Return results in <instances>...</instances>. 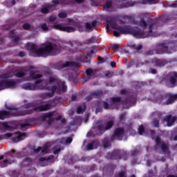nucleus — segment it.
<instances>
[{
	"label": "nucleus",
	"mask_w": 177,
	"mask_h": 177,
	"mask_svg": "<svg viewBox=\"0 0 177 177\" xmlns=\"http://www.w3.org/2000/svg\"><path fill=\"white\" fill-rule=\"evenodd\" d=\"M85 26H86V28L87 29V30H91V31H92V25L91 24V23H89V22H86V24H85Z\"/></svg>",
	"instance_id": "nucleus-40"
},
{
	"label": "nucleus",
	"mask_w": 177,
	"mask_h": 177,
	"mask_svg": "<svg viewBox=\"0 0 177 177\" xmlns=\"http://www.w3.org/2000/svg\"><path fill=\"white\" fill-rule=\"evenodd\" d=\"M96 24H97V21H92V27H96Z\"/></svg>",
	"instance_id": "nucleus-57"
},
{
	"label": "nucleus",
	"mask_w": 177,
	"mask_h": 177,
	"mask_svg": "<svg viewBox=\"0 0 177 177\" xmlns=\"http://www.w3.org/2000/svg\"><path fill=\"white\" fill-rule=\"evenodd\" d=\"M2 80L0 81V91L8 89L9 88H15L16 86V81L14 80H8L9 75L3 74L0 76Z\"/></svg>",
	"instance_id": "nucleus-6"
},
{
	"label": "nucleus",
	"mask_w": 177,
	"mask_h": 177,
	"mask_svg": "<svg viewBox=\"0 0 177 177\" xmlns=\"http://www.w3.org/2000/svg\"><path fill=\"white\" fill-rule=\"evenodd\" d=\"M26 75V73L24 71H18L17 73L15 74V76L17 78H21Z\"/></svg>",
	"instance_id": "nucleus-26"
},
{
	"label": "nucleus",
	"mask_w": 177,
	"mask_h": 177,
	"mask_svg": "<svg viewBox=\"0 0 177 177\" xmlns=\"http://www.w3.org/2000/svg\"><path fill=\"white\" fill-rule=\"evenodd\" d=\"M122 158V159L124 160V161H125V160H127V153H126V155L123 154V155L122 156V158Z\"/></svg>",
	"instance_id": "nucleus-64"
},
{
	"label": "nucleus",
	"mask_w": 177,
	"mask_h": 177,
	"mask_svg": "<svg viewBox=\"0 0 177 177\" xmlns=\"http://www.w3.org/2000/svg\"><path fill=\"white\" fill-rule=\"evenodd\" d=\"M85 57H86V56H85V55H84L82 53L81 56L77 57L76 60H77V62H83V60H84V59H85Z\"/></svg>",
	"instance_id": "nucleus-33"
},
{
	"label": "nucleus",
	"mask_w": 177,
	"mask_h": 177,
	"mask_svg": "<svg viewBox=\"0 0 177 177\" xmlns=\"http://www.w3.org/2000/svg\"><path fill=\"white\" fill-rule=\"evenodd\" d=\"M167 62L165 59H160L157 58H154L152 60V64H153L154 67H164L165 64H167Z\"/></svg>",
	"instance_id": "nucleus-15"
},
{
	"label": "nucleus",
	"mask_w": 177,
	"mask_h": 177,
	"mask_svg": "<svg viewBox=\"0 0 177 177\" xmlns=\"http://www.w3.org/2000/svg\"><path fill=\"white\" fill-rule=\"evenodd\" d=\"M104 107L105 110H109V109H110V105L109 104V102H104Z\"/></svg>",
	"instance_id": "nucleus-42"
},
{
	"label": "nucleus",
	"mask_w": 177,
	"mask_h": 177,
	"mask_svg": "<svg viewBox=\"0 0 177 177\" xmlns=\"http://www.w3.org/2000/svg\"><path fill=\"white\" fill-rule=\"evenodd\" d=\"M150 73H151V74H157V70H156L154 68H151V69H150Z\"/></svg>",
	"instance_id": "nucleus-52"
},
{
	"label": "nucleus",
	"mask_w": 177,
	"mask_h": 177,
	"mask_svg": "<svg viewBox=\"0 0 177 177\" xmlns=\"http://www.w3.org/2000/svg\"><path fill=\"white\" fill-rule=\"evenodd\" d=\"M12 158H15V157H17V154H16V151L15 149L11 150V153L10 154Z\"/></svg>",
	"instance_id": "nucleus-37"
},
{
	"label": "nucleus",
	"mask_w": 177,
	"mask_h": 177,
	"mask_svg": "<svg viewBox=\"0 0 177 177\" xmlns=\"http://www.w3.org/2000/svg\"><path fill=\"white\" fill-rule=\"evenodd\" d=\"M138 133H139V135H143V133H145V127L143 125H140L139 127Z\"/></svg>",
	"instance_id": "nucleus-32"
},
{
	"label": "nucleus",
	"mask_w": 177,
	"mask_h": 177,
	"mask_svg": "<svg viewBox=\"0 0 177 177\" xmlns=\"http://www.w3.org/2000/svg\"><path fill=\"white\" fill-rule=\"evenodd\" d=\"M98 61L100 62L101 63H104L106 62V59L102 57H98Z\"/></svg>",
	"instance_id": "nucleus-49"
},
{
	"label": "nucleus",
	"mask_w": 177,
	"mask_h": 177,
	"mask_svg": "<svg viewBox=\"0 0 177 177\" xmlns=\"http://www.w3.org/2000/svg\"><path fill=\"white\" fill-rule=\"evenodd\" d=\"M28 48L30 50V55L35 57H46L48 56H56L62 51V47L53 43H47L44 48H38L35 44H28Z\"/></svg>",
	"instance_id": "nucleus-3"
},
{
	"label": "nucleus",
	"mask_w": 177,
	"mask_h": 177,
	"mask_svg": "<svg viewBox=\"0 0 177 177\" xmlns=\"http://www.w3.org/2000/svg\"><path fill=\"white\" fill-rule=\"evenodd\" d=\"M160 50L163 53H172V50H174V47L172 46V44H165L161 45Z\"/></svg>",
	"instance_id": "nucleus-14"
},
{
	"label": "nucleus",
	"mask_w": 177,
	"mask_h": 177,
	"mask_svg": "<svg viewBox=\"0 0 177 177\" xmlns=\"http://www.w3.org/2000/svg\"><path fill=\"white\" fill-rule=\"evenodd\" d=\"M97 128L100 132H106V131H109V129H111L114 126V120H110L105 122L104 124H103V122L102 121H98L96 123Z\"/></svg>",
	"instance_id": "nucleus-9"
},
{
	"label": "nucleus",
	"mask_w": 177,
	"mask_h": 177,
	"mask_svg": "<svg viewBox=\"0 0 177 177\" xmlns=\"http://www.w3.org/2000/svg\"><path fill=\"white\" fill-rule=\"evenodd\" d=\"M120 48V46L118 44H113L112 45V49H114L115 50H118V49Z\"/></svg>",
	"instance_id": "nucleus-48"
},
{
	"label": "nucleus",
	"mask_w": 177,
	"mask_h": 177,
	"mask_svg": "<svg viewBox=\"0 0 177 177\" xmlns=\"http://www.w3.org/2000/svg\"><path fill=\"white\" fill-rule=\"evenodd\" d=\"M106 21H107V25H106V29L107 31H109V30L110 29V26L113 27L114 30H118V31H120V32L118 31L113 32V35L115 37H120V34H131L129 32L124 33L122 32V31H127L128 28H133L132 27H127L125 28H122L117 25H113V23L115 21V18L114 17L111 18L110 17H108L106 18Z\"/></svg>",
	"instance_id": "nucleus-5"
},
{
	"label": "nucleus",
	"mask_w": 177,
	"mask_h": 177,
	"mask_svg": "<svg viewBox=\"0 0 177 177\" xmlns=\"http://www.w3.org/2000/svg\"><path fill=\"white\" fill-rule=\"evenodd\" d=\"M93 96H95V93H93L88 96H87L86 97V100H87V102H89V100H91L92 97H93Z\"/></svg>",
	"instance_id": "nucleus-45"
},
{
	"label": "nucleus",
	"mask_w": 177,
	"mask_h": 177,
	"mask_svg": "<svg viewBox=\"0 0 177 177\" xmlns=\"http://www.w3.org/2000/svg\"><path fill=\"white\" fill-rule=\"evenodd\" d=\"M28 125L30 124H28V123H23L21 124V128H26V127H28Z\"/></svg>",
	"instance_id": "nucleus-58"
},
{
	"label": "nucleus",
	"mask_w": 177,
	"mask_h": 177,
	"mask_svg": "<svg viewBox=\"0 0 177 177\" xmlns=\"http://www.w3.org/2000/svg\"><path fill=\"white\" fill-rule=\"evenodd\" d=\"M93 149H97V143L95 141L87 145V150H93Z\"/></svg>",
	"instance_id": "nucleus-21"
},
{
	"label": "nucleus",
	"mask_w": 177,
	"mask_h": 177,
	"mask_svg": "<svg viewBox=\"0 0 177 177\" xmlns=\"http://www.w3.org/2000/svg\"><path fill=\"white\" fill-rule=\"evenodd\" d=\"M25 111H18L17 109H11L10 111H0V120H5V118H10V117H19L20 115H26V114H32L33 111L36 113H39L41 111H48L52 109V105L50 104H46L44 105H40L39 106H35L34 103H28L26 105Z\"/></svg>",
	"instance_id": "nucleus-2"
},
{
	"label": "nucleus",
	"mask_w": 177,
	"mask_h": 177,
	"mask_svg": "<svg viewBox=\"0 0 177 177\" xmlns=\"http://www.w3.org/2000/svg\"><path fill=\"white\" fill-rule=\"evenodd\" d=\"M52 9H53V6L48 4L41 8V13H49Z\"/></svg>",
	"instance_id": "nucleus-20"
},
{
	"label": "nucleus",
	"mask_w": 177,
	"mask_h": 177,
	"mask_svg": "<svg viewBox=\"0 0 177 177\" xmlns=\"http://www.w3.org/2000/svg\"><path fill=\"white\" fill-rule=\"evenodd\" d=\"M124 133L125 129H124V127H118L111 136V140H122Z\"/></svg>",
	"instance_id": "nucleus-11"
},
{
	"label": "nucleus",
	"mask_w": 177,
	"mask_h": 177,
	"mask_svg": "<svg viewBox=\"0 0 177 177\" xmlns=\"http://www.w3.org/2000/svg\"><path fill=\"white\" fill-rule=\"evenodd\" d=\"M41 151L42 154H48V153H49V151H50L49 147L46 145V146L41 147Z\"/></svg>",
	"instance_id": "nucleus-27"
},
{
	"label": "nucleus",
	"mask_w": 177,
	"mask_h": 177,
	"mask_svg": "<svg viewBox=\"0 0 177 177\" xmlns=\"http://www.w3.org/2000/svg\"><path fill=\"white\" fill-rule=\"evenodd\" d=\"M115 177H127V172L125 171H120Z\"/></svg>",
	"instance_id": "nucleus-30"
},
{
	"label": "nucleus",
	"mask_w": 177,
	"mask_h": 177,
	"mask_svg": "<svg viewBox=\"0 0 177 177\" xmlns=\"http://www.w3.org/2000/svg\"><path fill=\"white\" fill-rule=\"evenodd\" d=\"M24 136H26V133H18V136L16 137H13L12 138V142L17 143L18 142H20V140H21V138H24Z\"/></svg>",
	"instance_id": "nucleus-17"
},
{
	"label": "nucleus",
	"mask_w": 177,
	"mask_h": 177,
	"mask_svg": "<svg viewBox=\"0 0 177 177\" xmlns=\"http://www.w3.org/2000/svg\"><path fill=\"white\" fill-rule=\"evenodd\" d=\"M55 30H59V31H65L66 32H74L75 28L71 26H64L60 24H56L53 26Z\"/></svg>",
	"instance_id": "nucleus-12"
},
{
	"label": "nucleus",
	"mask_w": 177,
	"mask_h": 177,
	"mask_svg": "<svg viewBox=\"0 0 177 177\" xmlns=\"http://www.w3.org/2000/svg\"><path fill=\"white\" fill-rule=\"evenodd\" d=\"M120 93H121L122 95H127V89H125V88L122 89V90L120 91Z\"/></svg>",
	"instance_id": "nucleus-51"
},
{
	"label": "nucleus",
	"mask_w": 177,
	"mask_h": 177,
	"mask_svg": "<svg viewBox=\"0 0 177 177\" xmlns=\"http://www.w3.org/2000/svg\"><path fill=\"white\" fill-rule=\"evenodd\" d=\"M19 56L21 57H24L26 56V53L24 52H19Z\"/></svg>",
	"instance_id": "nucleus-55"
},
{
	"label": "nucleus",
	"mask_w": 177,
	"mask_h": 177,
	"mask_svg": "<svg viewBox=\"0 0 177 177\" xmlns=\"http://www.w3.org/2000/svg\"><path fill=\"white\" fill-rule=\"evenodd\" d=\"M72 102H75L77 100V95H73L71 97Z\"/></svg>",
	"instance_id": "nucleus-60"
},
{
	"label": "nucleus",
	"mask_w": 177,
	"mask_h": 177,
	"mask_svg": "<svg viewBox=\"0 0 177 177\" xmlns=\"http://www.w3.org/2000/svg\"><path fill=\"white\" fill-rule=\"evenodd\" d=\"M172 8H177V1L171 4Z\"/></svg>",
	"instance_id": "nucleus-62"
},
{
	"label": "nucleus",
	"mask_w": 177,
	"mask_h": 177,
	"mask_svg": "<svg viewBox=\"0 0 177 177\" xmlns=\"http://www.w3.org/2000/svg\"><path fill=\"white\" fill-rule=\"evenodd\" d=\"M71 142H73V138H71V137H68L66 140V145H70V143H71Z\"/></svg>",
	"instance_id": "nucleus-44"
},
{
	"label": "nucleus",
	"mask_w": 177,
	"mask_h": 177,
	"mask_svg": "<svg viewBox=\"0 0 177 177\" xmlns=\"http://www.w3.org/2000/svg\"><path fill=\"white\" fill-rule=\"evenodd\" d=\"M157 30H158V24L153 23L149 25V31L145 32L143 30H140L138 28H127V30H122L124 34H127L129 32L133 35L135 38H146V37H149V35H153V34H156L157 32Z\"/></svg>",
	"instance_id": "nucleus-4"
},
{
	"label": "nucleus",
	"mask_w": 177,
	"mask_h": 177,
	"mask_svg": "<svg viewBox=\"0 0 177 177\" xmlns=\"http://www.w3.org/2000/svg\"><path fill=\"white\" fill-rule=\"evenodd\" d=\"M152 127L154 128H160V120L153 119L151 122Z\"/></svg>",
	"instance_id": "nucleus-25"
},
{
	"label": "nucleus",
	"mask_w": 177,
	"mask_h": 177,
	"mask_svg": "<svg viewBox=\"0 0 177 177\" xmlns=\"http://www.w3.org/2000/svg\"><path fill=\"white\" fill-rule=\"evenodd\" d=\"M53 121H55V118H50L49 120H48V124H51V122H53Z\"/></svg>",
	"instance_id": "nucleus-59"
},
{
	"label": "nucleus",
	"mask_w": 177,
	"mask_h": 177,
	"mask_svg": "<svg viewBox=\"0 0 177 177\" xmlns=\"http://www.w3.org/2000/svg\"><path fill=\"white\" fill-rule=\"evenodd\" d=\"M68 44L71 46V48H75V46H78L77 41H69Z\"/></svg>",
	"instance_id": "nucleus-38"
},
{
	"label": "nucleus",
	"mask_w": 177,
	"mask_h": 177,
	"mask_svg": "<svg viewBox=\"0 0 177 177\" xmlns=\"http://www.w3.org/2000/svg\"><path fill=\"white\" fill-rule=\"evenodd\" d=\"M41 147H39L37 149H35L34 151H35V153H39V151H41Z\"/></svg>",
	"instance_id": "nucleus-53"
},
{
	"label": "nucleus",
	"mask_w": 177,
	"mask_h": 177,
	"mask_svg": "<svg viewBox=\"0 0 177 177\" xmlns=\"http://www.w3.org/2000/svg\"><path fill=\"white\" fill-rule=\"evenodd\" d=\"M53 154L56 155V154H59V153H60V151H62V148L55 147L54 148H53Z\"/></svg>",
	"instance_id": "nucleus-29"
},
{
	"label": "nucleus",
	"mask_w": 177,
	"mask_h": 177,
	"mask_svg": "<svg viewBox=\"0 0 177 177\" xmlns=\"http://www.w3.org/2000/svg\"><path fill=\"white\" fill-rule=\"evenodd\" d=\"M138 24L142 30H146V28H147V22H146L145 18H141Z\"/></svg>",
	"instance_id": "nucleus-19"
},
{
	"label": "nucleus",
	"mask_w": 177,
	"mask_h": 177,
	"mask_svg": "<svg viewBox=\"0 0 177 177\" xmlns=\"http://www.w3.org/2000/svg\"><path fill=\"white\" fill-rule=\"evenodd\" d=\"M111 102L112 106H117L119 103H121V97H111Z\"/></svg>",
	"instance_id": "nucleus-18"
},
{
	"label": "nucleus",
	"mask_w": 177,
	"mask_h": 177,
	"mask_svg": "<svg viewBox=\"0 0 177 177\" xmlns=\"http://www.w3.org/2000/svg\"><path fill=\"white\" fill-rule=\"evenodd\" d=\"M52 2L54 5H59V3H60L58 0H53Z\"/></svg>",
	"instance_id": "nucleus-61"
},
{
	"label": "nucleus",
	"mask_w": 177,
	"mask_h": 177,
	"mask_svg": "<svg viewBox=\"0 0 177 177\" xmlns=\"http://www.w3.org/2000/svg\"><path fill=\"white\" fill-rule=\"evenodd\" d=\"M30 78L31 80H37L35 82V84L31 83H27L23 86L24 89L27 91H35L36 89H47V91H51L50 93H42L40 95L41 99H48V97H53L55 93H64L67 89L66 83L62 82L56 75H52L48 79V82L46 83L45 85H39L41 82H44L42 78V74L38 71H32L30 73Z\"/></svg>",
	"instance_id": "nucleus-1"
},
{
	"label": "nucleus",
	"mask_w": 177,
	"mask_h": 177,
	"mask_svg": "<svg viewBox=\"0 0 177 177\" xmlns=\"http://www.w3.org/2000/svg\"><path fill=\"white\" fill-rule=\"evenodd\" d=\"M64 67H81V64L77 62H66Z\"/></svg>",
	"instance_id": "nucleus-16"
},
{
	"label": "nucleus",
	"mask_w": 177,
	"mask_h": 177,
	"mask_svg": "<svg viewBox=\"0 0 177 177\" xmlns=\"http://www.w3.org/2000/svg\"><path fill=\"white\" fill-rule=\"evenodd\" d=\"M102 145L104 149H107V147H110V146H111V144L110 143V140H109L108 138H104L102 140Z\"/></svg>",
	"instance_id": "nucleus-24"
},
{
	"label": "nucleus",
	"mask_w": 177,
	"mask_h": 177,
	"mask_svg": "<svg viewBox=\"0 0 177 177\" xmlns=\"http://www.w3.org/2000/svg\"><path fill=\"white\" fill-rule=\"evenodd\" d=\"M58 17H60V19H64L67 17V13L66 12H59L58 14Z\"/></svg>",
	"instance_id": "nucleus-35"
},
{
	"label": "nucleus",
	"mask_w": 177,
	"mask_h": 177,
	"mask_svg": "<svg viewBox=\"0 0 177 177\" xmlns=\"http://www.w3.org/2000/svg\"><path fill=\"white\" fill-rule=\"evenodd\" d=\"M132 100H133V98L132 97L127 98L123 101V104H131V103H132Z\"/></svg>",
	"instance_id": "nucleus-31"
},
{
	"label": "nucleus",
	"mask_w": 177,
	"mask_h": 177,
	"mask_svg": "<svg viewBox=\"0 0 177 177\" xmlns=\"http://www.w3.org/2000/svg\"><path fill=\"white\" fill-rule=\"evenodd\" d=\"M4 138L6 139H9V138H12V133H7L4 135Z\"/></svg>",
	"instance_id": "nucleus-47"
},
{
	"label": "nucleus",
	"mask_w": 177,
	"mask_h": 177,
	"mask_svg": "<svg viewBox=\"0 0 177 177\" xmlns=\"http://www.w3.org/2000/svg\"><path fill=\"white\" fill-rule=\"evenodd\" d=\"M126 114L125 113H122L120 116V118L121 120H124L125 118Z\"/></svg>",
	"instance_id": "nucleus-56"
},
{
	"label": "nucleus",
	"mask_w": 177,
	"mask_h": 177,
	"mask_svg": "<svg viewBox=\"0 0 177 177\" xmlns=\"http://www.w3.org/2000/svg\"><path fill=\"white\" fill-rule=\"evenodd\" d=\"M86 110V105L84 104L83 105H80L77 107V114H81L82 113H84Z\"/></svg>",
	"instance_id": "nucleus-23"
},
{
	"label": "nucleus",
	"mask_w": 177,
	"mask_h": 177,
	"mask_svg": "<svg viewBox=\"0 0 177 177\" xmlns=\"http://www.w3.org/2000/svg\"><path fill=\"white\" fill-rule=\"evenodd\" d=\"M86 74L87 77L86 78V81H89L91 78H92V75H93V70L91 68H88L86 71Z\"/></svg>",
	"instance_id": "nucleus-22"
},
{
	"label": "nucleus",
	"mask_w": 177,
	"mask_h": 177,
	"mask_svg": "<svg viewBox=\"0 0 177 177\" xmlns=\"http://www.w3.org/2000/svg\"><path fill=\"white\" fill-rule=\"evenodd\" d=\"M54 157L55 156L53 155H50L48 158H40L39 161L40 162H42L44 161H49V160H53Z\"/></svg>",
	"instance_id": "nucleus-28"
},
{
	"label": "nucleus",
	"mask_w": 177,
	"mask_h": 177,
	"mask_svg": "<svg viewBox=\"0 0 177 177\" xmlns=\"http://www.w3.org/2000/svg\"><path fill=\"white\" fill-rule=\"evenodd\" d=\"M111 5H113L111 1H107L104 5V8L106 9H109V8H111Z\"/></svg>",
	"instance_id": "nucleus-39"
},
{
	"label": "nucleus",
	"mask_w": 177,
	"mask_h": 177,
	"mask_svg": "<svg viewBox=\"0 0 177 177\" xmlns=\"http://www.w3.org/2000/svg\"><path fill=\"white\" fill-rule=\"evenodd\" d=\"M164 121L167 122V127H172L177 121V117L169 114L164 118Z\"/></svg>",
	"instance_id": "nucleus-13"
},
{
	"label": "nucleus",
	"mask_w": 177,
	"mask_h": 177,
	"mask_svg": "<svg viewBox=\"0 0 177 177\" xmlns=\"http://www.w3.org/2000/svg\"><path fill=\"white\" fill-rule=\"evenodd\" d=\"M152 55H154V50H150L147 52V56H152Z\"/></svg>",
	"instance_id": "nucleus-46"
},
{
	"label": "nucleus",
	"mask_w": 177,
	"mask_h": 177,
	"mask_svg": "<svg viewBox=\"0 0 177 177\" xmlns=\"http://www.w3.org/2000/svg\"><path fill=\"white\" fill-rule=\"evenodd\" d=\"M53 113H55V112L47 113L44 115V117H46V118H50V117H52L53 115Z\"/></svg>",
	"instance_id": "nucleus-41"
},
{
	"label": "nucleus",
	"mask_w": 177,
	"mask_h": 177,
	"mask_svg": "<svg viewBox=\"0 0 177 177\" xmlns=\"http://www.w3.org/2000/svg\"><path fill=\"white\" fill-rule=\"evenodd\" d=\"M127 156V152L120 149H115L112 153L106 154L107 160H121L122 156Z\"/></svg>",
	"instance_id": "nucleus-10"
},
{
	"label": "nucleus",
	"mask_w": 177,
	"mask_h": 177,
	"mask_svg": "<svg viewBox=\"0 0 177 177\" xmlns=\"http://www.w3.org/2000/svg\"><path fill=\"white\" fill-rule=\"evenodd\" d=\"M142 48V45H138V46H137L136 47V52H139V50H141Z\"/></svg>",
	"instance_id": "nucleus-50"
},
{
	"label": "nucleus",
	"mask_w": 177,
	"mask_h": 177,
	"mask_svg": "<svg viewBox=\"0 0 177 177\" xmlns=\"http://www.w3.org/2000/svg\"><path fill=\"white\" fill-rule=\"evenodd\" d=\"M161 82H165L166 85L176 86L177 72L173 71L165 75L161 80Z\"/></svg>",
	"instance_id": "nucleus-7"
},
{
	"label": "nucleus",
	"mask_w": 177,
	"mask_h": 177,
	"mask_svg": "<svg viewBox=\"0 0 177 177\" xmlns=\"http://www.w3.org/2000/svg\"><path fill=\"white\" fill-rule=\"evenodd\" d=\"M3 162H4V164H6L8 162V164H12V162H15V160H10L9 159H5L3 160Z\"/></svg>",
	"instance_id": "nucleus-43"
},
{
	"label": "nucleus",
	"mask_w": 177,
	"mask_h": 177,
	"mask_svg": "<svg viewBox=\"0 0 177 177\" xmlns=\"http://www.w3.org/2000/svg\"><path fill=\"white\" fill-rule=\"evenodd\" d=\"M41 28L43 30V31H48L49 28L48 27V25L46 24H42L41 25Z\"/></svg>",
	"instance_id": "nucleus-34"
},
{
	"label": "nucleus",
	"mask_w": 177,
	"mask_h": 177,
	"mask_svg": "<svg viewBox=\"0 0 177 177\" xmlns=\"http://www.w3.org/2000/svg\"><path fill=\"white\" fill-rule=\"evenodd\" d=\"M50 21H55L56 20V17L55 16H51L49 18Z\"/></svg>",
	"instance_id": "nucleus-54"
},
{
	"label": "nucleus",
	"mask_w": 177,
	"mask_h": 177,
	"mask_svg": "<svg viewBox=\"0 0 177 177\" xmlns=\"http://www.w3.org/2000/svg\"><path fill=\"white\" fill-rule=\"evenodd\" d=\"M155 142L156 146H159L160 149L162 150V154H167V156H171L169 143L162 141L159 136L156 137Z\"/></svg>",
	"instance_id": "nucleus-8"
},
{
	"label": "nucleus",
	"mask_w": 177,
	"mask_h": 177,
	"mask_svg": "<svg viewBox=\"0 0 177 177\" xmlns=\"http://www.w3.org/2000/svg\"><path fill=\"white\" fill-rule=\"evenodd\" d=\"M111 67H115V66H116L115 62H111Z\"/></svg>",
	"instance_id": "nucleus-63"
},
{
	"label": "nucleus",
	"mask_w": 177,
	"mask_h": 177,
	"mask_svg": "<svg viewBox=\"0 0 177 177\" xmlns=\"http://www.w3.org/2000/svg\"><path fill=\"white\" fill-rule=\"evenodd\" d=\"M23 28L24 30H30V28H31V25L30 24L26 23L23 25Z\"/></svg>",
	"instance_id": "nucleus-36"
}]
</instances>
